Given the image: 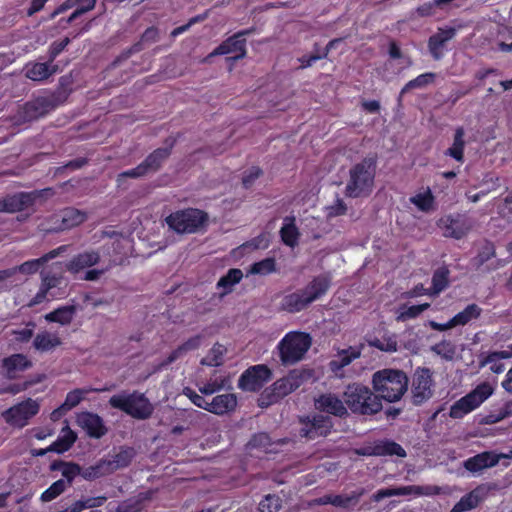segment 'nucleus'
I'll list each match as a JSON object with an SVG mask.
<instances>
[{
	"label": "nucleus",
	"mask_w": 512,
	"mask_h": 512,
	"mask_svg": "<svg viewBox=\"0 0 512 512\" xmlns=\"http://www.w3.org/2000/svg\"><path fill=\"white\" fill-rule=\"evenodd\" d=\"M496 256L495 246L491 241H485L484 245L479 250L477 256L474 258L477 268L484 265L487 261Z\"/></svg>",
	"instance_id": "09e8293b"
},
{
	"label": "nucleus",
	"mask_w": 512,
	"mask_h": 512,
	"mask_svg": "<svg viewBox=\"0 0 512 512\" xmlns=\"http://www.w3.org/2000/svg\"><path fill=\"white\" fill-rule=\"evenodd\" d=\"M284 221L285 223L280 229V237L286 246L293 248L298 244L300 233L293 216L286 217Z\"/></svg>",
	"instance_id": "c85d7f7f"
},
{
	"label": "nucleus",
	"mask_w": 512,
	"mask_h": 512,
	"mask_svg": "<svg viewBox=\"0 0 512 512\" xmlns=\"http://www.w3.org/2000/svg\"><path fill=\"white\" fill-rule=\"evenodd\" d=\"M70 38L65 37L61 40L54 41L51 43L49 50H48V59L49 62H54L58 55H60L64 49L69 45Z\"/></svg>",
	"instance_id": "bf43d9fd"
},
{
	"label": "nucleus",
	"mask_w": 512,
	"mask_h": 512,
	"mask_svg": "<svg viewBox=\"0 0 512 512\" xmlns=\"http://www.w3.org/2000/svg\"><path fill=\"white\" fill-rule=\"evenodd\" d=\"M77 439V434L66 424L58 438L46 448H72Z\"/></svg>",
	"instance_id": "58836bf2"
},
{
	"label": "nucleus",
	"mask_w": 512,
	"mask_h": 512,
	"mask_svg": "<svg viewBox=\"0 0 512 512\" xmlns=\"http://www.w3.org/2000/svg\"><path fill=\"white\" fill-rule=\"evenodd\" d=\"M77 313V306L74 304L60 306L45 315V320L51 323H58L62 326L69 325Z\"/></svg>",
	"instance_id": "a878e982"
},
{
	"label": "nucleus",
	"mask_w": 512,
	"mask_h": 512,
	"mask_svg": "<svg viewBox=\"0 0 512 512\" xmlns=\"http://www.w3.org/2000/svg\"><path fill=\"white\" fill-rule=\"evenodd\" d=\"M223 361V352L221 346L213 347L205 358L202 359L201 363L207 366H220Z\"/></svg>",
	"instance_id": "0e129e2a"
},
{
	"label": "nucleus",
	"mask_w": 512,
	"mask_h": 512,
	"mask_svg": "<svg viewBox=\"0 0 512 512\" xmlns=\"http://www.w3.org/2000/svg\"><path fill=\"white\" fill-rule=\"evenodd\" d=\"M494 392V388L488 382L478 384L471 392L457 400L449 411L453 419L463 418L468 413L478 408Z\"/></svg>",
	"instance_id": "1a4fd4ad"
},
{
	"label": "nucleus",
	"mask_w": 512,
	"mask_h": 512,
	"mask_svg": "<svg viewBox=\"0 0 512 512\" xmlns=\"http://www.w3.org/2000/svg\"><path fill=\"white\" fill-rule=\"evenodd\" d=\"M332 421L328 416L317 415L312 420L305 422L301 428L300 435L308 439L325 437L330 433Z\"/></svg>",
	"instance_id": "a211bd4d"
},
{
	"label": "nucleus",
	"mask_w": 512,
	"mask_h": 512,
	"mask_svg": "<svg viewBox=\"0 0 512 512\" xmlns=\"http://www.w3.org/2000/svg\"><path fill=\"white\" fill-rule=\"evenodd\" d=\"M59 71L58 64L49 62L48 58L45 62H34V81H44Z\"/></svg>",
	"instance_id": "4c0bfd02"
},
{
	"label": "nucleus",
	"mask_w": 512,
	"mask_h": 512,
	"mask_svg": "<svg viewBox=\"0 0 512 512\" xmlns=\"http://www.w3.org/2000/svg\"><path fill=\"white\" fill-rule=\"evenodd\" d=\"M31 198L29 194L19 193L0 200V212L13 213L22 210Z\"/></svg>",
	"instance_id": "c756f323"
},
{
	"label": "nucleus",
	"mask_w": 512,
	"mask_h": 512,
	"mask_svg": "<svg viewBox=\"0 0 512 512\" xmlns=\"http://www.w3.org/2000/svg\"><path fill=\"white\" fill-rule=\"evenodd\" d=\"M450 271L446 266L436 269L432 276L431 290L433 294H439L449 286Z\"/></svg>",
	"instance_id": "e433bc0d"
},
{
	"label": "nucleus",
	"mask_w": 512,
	"mask_h": 512,
	"mask_svg": "<svg viewBox=\"0 0 512 512\" xmlns=\"http://www.w3.org/2000/svg\"><path fill=\"white\" fill-rule=\"evenodd\" d=\"M254 32V27L238 31L237 33L224 40L220 45H218L210 53L209 57L236 53V55L230 59L237 61L245 58L247 54L245 37L251 35Z\"/></svg>",
	"instance_id": "9b49d317"
},
{
	"label": "nucleus",
	"mask_w": 512,
	"mask_h": 512,
	"mask_svg": "<svg viewBox=\"0 0 512 512\" xmlns=\"http://www.w3.org/2000/svg\"><path fill=\"white\" fill-rule=\"evenodd\" d=\"M436 78V74L434 72H426L418 75L416 78L408 81L404 87L401 89L398 96V104L401 105L404 94L412 89H421L426 87L429 84H432Z\"/></svg>",
	"instance_id": "7c9ffc66"
},
{
	"label": "nucleus",
	"mask_w": 512,
	"mask_h": 512,
	"mask_svg": "<svg viewBox=\"0 0 512 512\" xmlns=\"http://www.w3.org/2000/svg\"><path fill=\"white\" fill-rule=\"evenodd\" d=\"M272 378L271 369L265 364L247 368L238 380V387L243 391L257 392Z\"/></svg>",
	"instance_id": "9d476101"
},
{
	"label": "nucleus",
	"mask_w": 512,
	"mask_h": 512,
	"mask_svg": "<svg viewBox=\"0 0 512 512\" xmlns=\"http://www.w3.org/2000/svg\"><path fill=\"white\" fill-rule=\"evenodd\" d=\"M488 493V488L485 485H478L476 488L465 494L453 506L451 512H468L484 501Z\"/></svg>",
	"instance_id": "412c9836"
},
{
	"label": "nucleus",
	"mask_w": 512,
	"mask_h": 512,
	"mask_svg": "<svg viewBox=\"0 0 512 512\" xmlns=\"http://www.w3.org/2000/svg\"><path fill=\"white\" fill-rule=\"evenodd\" d=\"M345 405L344 399L341 400L333 393H324L315 399V408L318 411L339 418H344L348 415V410Z\"/></svg>",
	"instance_id": "2eb2a0df"
},
{
	"label": "nucleus",
	"mask_w": 512,
	"mask_h": 512,
	"mask_svg": "<svg viewBox=\"0 0 512 512\" xmlns=\"http://www.w3.org/2000/svg\"><path fill=\"white\" fill-rule=\"evenodd\" d=\"M111 473H113V467H111L109 460H100L95 465L84 468L82 471V477L85 480L92 481Z\"/></svg>",
	"instance_id": "473e14b6"
},
{
	"label": "nucleus",
	"mask_w": 512,
	"mask_h": 512,
	"mask_svg": "<svg viewBox=\"0 0 512 512\" xmlns=\"http://www.w3.org/2000/svg\"><path fill=\"white\" fill-rule=\"evenodd\" d=\"M441 5H443V4L441 2H439L438 0H432L429 2H425L422 5L418 6L416 9V12L421 17H428V16L433 15L435 13V9L437 7H440Z\"/></svg>",
	"instance_id": "338daca9"
},
{
	"label": "nucleus",
	"mask_w": 512,
	"mask_h": 512,
	"mask_svg": "<svg viewBox=\"0 0 512 512\" xmlns=\"http://www.w3.org/2000/svg\"><path fill=\"white\" fill-rule=\"evenodd\" d=\"M338 41H339L338 39L329 41L328 44L326 45V47L324 48L322 54H311V55H304V56L300 57L298 59L299 62L301 63L300 69L308 68V67L312 66L316 61H318L322 58H326L328 56L329 52L331 51V49L334 47L335 43H337Z\"/></svg>",
	"instance_id": "a18cd8bd"
},
{
	"label": "nucleus",
	"mask_w": 512,
	"mask_h": 512,
	"mask_svg": "<svg viewBox=\"0 0 512 512\" xmlns=\"http://www.w3.org/2000/svg\"><path fill=\"white\" fill-rule=\"evenodd\" d=\"M236 406L237 398L234 394H221L215 396L212 401L209 402V408H207V411L217 415H224L233 411Z\"/></svg>",
	"instance_id": "393cba45"
},
{
	"label": "nucleus",
	"mask_w": 512,
	"mask_h": 512,
	"mask_svg": "<svg viewBox=\"0 0 512 512\" xmlns=\"http://www.w3.org/2000/svg\"><path fill=\"white\" fill-rule=\"evenodd\" d=\"M331 286L328 274L315 276L304 288L286 294L280 301V310L294 314L325 296Z\"/></svg>",
	"instance_id": "f257e3e1"
},
{
	"label": "nucleus",
	"mask_w": 512,
	"mask_h": 512,
	"mask_svg": "<svg viewBox=\"0 0 512 512\" xmlns=\"http://www.w3.org/2000/svg\"><path fill=\"white\" fill-rule=\"evenodd\" d=\"M159 39V30L155 26L148 27L141 35L138 42L132 45L131 52H140L145 44H152L157 42Z\"/></svg>",
	"instance_id": "79ce46f5"
},
{
	"label": "nucleus",
	"mask_w": 512,
	"mask_h": 512,
	"mask_svg": "<svg viewBox=\"0 0 512 512\" xmlns=\"http://www.w3.org/2000/svg\"><path fill=\"white\" fill-rule=\"evenodd\" d=\"M101 254L98 250L89 249L73 256L66 264V270L78 274L85 268H90L100 262Z\"/></svg>",
	"instance_id": "6ab92c4d"
},
{
	"label": "nucleus",
	"mask_w": 512,
	"mask_h": 512,
	"mask_svg": "<svg viewBox=\"0 0 512 512\" xmlns=\"http://www.w3.org/2000/svg\"><path fill=\"white\" fill-rule=\"evenodd\" d=\"M432 350L447 360L452 359L455 354V346L452 344V342L446 340H442L441 342L435 344L432 347Z\"/></svg>",
	"instance_id": "13d9d810"
},
{
	"label": "nucleus",
	"mask_w": 512,
	"mask_h": 512,
	"mask_svg": "<svg viewBox=\"0 0 512 512\" xmlns=\"http://www.w3.org/2000/svg\"><path fill=\"white\" fill-rule=\"evenodd\" d=\"M412 489H413V486H403V487H398V488L380 489L375 494H373V500L378 502L384 498L391 497V496L408 495L411 493Z\"/></svg>",
	"instance_id": "3c124183"
},
{
	"label": "nucleus",
	"mask_w": 512,
	"mask_h": 512,
	"mask_svg": "<svg viewBox=\"0 0 512 512\" xmlns=\"http://www.w3.org/2000/svg\"><path fill=\"white\" fill-rule=\"evenodd\" d=\"M209 222V215L198 208H184L170 213L165 223L177 234H195L203 230Z\"/></svg>",
	"instance_id": "423d86ee"
},
{
	"label": "nucleus",
	"mask_w": 512,
	"mask_h": 512,
	"mask_svg": "<svg viewBox=\"0 0 512 512\" xmlns=\"http://www.w3.org/2000/svg\"><path fill=\"white\" fill-rule=\"evenodd\" d=\"M482 309L475 303L467 305L462 311L452 317L453 323L456 326H464L473 319H478L481 316Z\"/></svg>",
	"instance_id": "f704fd0d"
},
{
	"label": "nucleus",
	"mask_w": 512,
	"mask_h": 512,
	"mask_svg": "<svg viewBox=\"0 0 512 512\" xmlns=\"http://www.w3.org/2000/svg\"><path fill=\"white\" fill-rule=\"evenodd\" d=\"M501 458L511 459L512 450H509L508 454H494L489 450H485L482 453L463 461L462 465L468 472L476 474L486 468L495 466Z\"/></svg>",
	"instance_id": "4468645a"
},
{
	"label": "nucleus",
	"mask_w": 512,
	"mask_h": 512,
	"mask_svg": "<svg viewBox=\"0 0 512 512\" xmlns=\"http://www.w3.org/2000/svg\"><path fill=\"white\" fill-rule=\"evenodd\" d=\"M430 307L429 303H423L418 305H402L399 309V314L397 316L398 321H407L410 319L417 318L421 313L426 311Z\"/></svg>",
	"instance_id": "a19ab883"
},
{
	"label": "nucleus",
	"mask_w": 512,
	"mask_h": 512,
	"mask_svg": "<svg viewBox=\"0 0 512 512\" xmlns=\"http://www.w3.org/2000/svg\"><path fill=\"white\" fill-rule=\"evenodd\" d=\"M364 494V488L354 490L349 495L333 494L332 505L338 508L348 509L357 505Z\"/></svg>",
	"instance_id": "72a5a7b5"
},
{
	"label": "nucleus",
	"mask_w": 512,
	"mask_h": 512,
	"mask_svg": "<svg viewBox=\"0 0 512 512\" xmlns=\"http://www.w3.org/2000/svg\"><path fill=\"white\" fill-rule=\"evenodd\" d=\"M465 131L463 127H458L455 130L453 143L445 151V155L453 158L459 163H464V149H465Z\"/></svg>",
	"instance_id": "cd10ccee"
},
{
	"label": "nucleus",
	"mask_w": 512,
	"mask_h": 512,
	"mask_svg": "<svg viewBox=\"0 0 512 512\" xmlns=\"http://www.w3.org/2000/svg\"><path fill=\"white\" fill-rule=\"evenodd\" d=\"M59 467L61 468L62 476L67 485H71L74 478L78 475L82 476L83 469L75 463H59Z\"/></svg>",
	"instance_id": "603ef678"
},
{
	"label": "nucleus",
	"mask_w": 512,
	"mask_h": 512,
	"mask_svg": "<svg viewBox=\"0 0 512 512\" xmlns=\"http://www.w3.org/2000/svg\"><path fill=\"white\" fill-rule=\"evenodd\" d=\"M378 157L370 154L351 166L345 186L349 198L368 197L374 188Z\"/></svg>",
	"instance_id": "f03ea898"
},
{
	"label": "nucleus",
	"mask_w": 512,
	"mask_h": 512,
	"mask_svg": "<svg viewBox=\"0 0 512 512\" xmlns=\"http://www.w3.org/2000/svg\"><path fill=\"white\" fill-rule=\"evenodd\" d=\"M312 345L309 333L288 332L278 343L279 357L283 365H292L302 360Z\"/></svg>",
	"instance_id": "0eeeda50"
},
{
	"label": "nucleus",
	"mask_w": 512,
	"mask_h": 512,
	"mask_svg": "<svg viewBox=\"0 0 512 512\" xmlns=\"http://www.w3.org/2000/svg\"><path fill=\"white\" fill-rule=\"evenodd\" d=\"M285 377L286 382L289 383V389H292V391L294 392L311 377V372L309 370L304 369H294L291 370Z\"/></svg>",
	"instance_id": "37998d69"
},
{
	"label": "nucleus",
	"mask_w": 512,
	"mask_h": 512,
	"mask_svg": "<svg viewBox=\"0 0 512 512\" xmlns=\"http://www.w3.org/2000/svg\"><path fill=\"white\" fill-rule=\"evenodd\" d=\"M510 351L501 350V351H491L489 352L480 362L481 366H486L491 362H495L501 359H509L512 357V344L509 346Z\"/></svg>",
	"instance_id": "052dcab7"
},
{
	"label": "nucleus",
	"mask_w": 512,
	"mask_h": 512,
	"mask_svg": "<svg viewBox=\"0 0 512 512\" xmlns=\"http://www.w3.org/2000/svg\"><path fill=\"white\" fill-rule=\"evenodd\" d=\"M263 174V171L258 166H252L244 172L242 177V185L245 189H249L254 182Z\"/></svg>",
	"instance_id": "e2e57ef3"
},
{
	"label": "nucleus",
	"mask_w": 512,
	"mask_h": 512,
	"mask_svg": "<svg viewBox=\"0 0 512 512\" xmlns=\"http://www.w3.org/2000/svg\"><path fill=\"white\" fill-rule=\"evenodd\" d=\"M32 415L30 399L5 411L2 416L7 423L15 427H23Z\"/></svg>",
	"instance_id": "4be33fe9"
},
{
	"label": "nucleus",
	"mask_w": 512,
	"mask_h": 512,
	"mask_svg": "<svg viewBox=\"0 0 512 512\" xmlns=\"http://www.w3.org/2000/svg\"><path fill=\"white\" fill-rule=\"evenodd\" d=\"M281 507V498L276 494H268L260 501L258 510L260 512H278Z\"/></svg>",
	"instance_id": "de8ad7c7"
},
{
	"label": "nucleus",
	"mask_w": 512,
	"mask_h": 512,
	"mask_svg": "<svg viewBox=\"0 0 512 512\" xmlns=\"http://www.w3.org/2000/svg\"><path fill=\"white\" fill-rule=\"evenodd\" d=\"M408 377L398 369L385 368L373 374L372 385L380 400L399 401L408 389Z\"/></svg>",
	"instance_id": "7ed1b4c3"
},
{
	"label": "nucleus",
	"mask_w": 512,
	"mask_h": 512,
	"mask_svg": "<svg viewBox=\"0 0 512 512\" xmlns=\"http://www.w3.org/2000/svg\"><path fill=\"white\" fill-rule=\"evenodd\" d=\"M346 212H347V206H346L345 202L340 198H337V200L335 201V203L333 205L327 207V217L328 218L342 216V215H345Z\"/></svg>",
	"instance_id": "774afa93"
},
{
	"label": "nucleus",
	"mask_w": 512,
	"mask_h": 512,
	"mask_svg": "<svg viewBox=\"0 0 512 512\" xmlns=\"http://www.w3.org/2000/svg\"><path fill=\"white\" fill-rule=\"evenodd\" d=\"M457 30L454 27H439L437 32L428 39L427 46L429 53L434 60H440L444 56L445 44L456 36Z\"/></svg>",
	"instance_id": "f3484780"
},
{
	"label": "nucleus",
	"mask_w": 512,
	"mask_h": 512,
	"mask_svg": "<svg viewBox=\"0 0 512 512\" xmlns=\"http://www.w3.org/2000/svg\"><path fill=\"white\" fill-rule=\"evenodd\" d=\"M344 402L353 413L373 415L382 409V401L367 386L353 383L346 387L343 393Z\"/></svg>",
	"instance_id": "39448f33"
},
{
	"label": "nucleus",
	"mask_w": 512,
	"mask_h": 512,
	"mask_svg": "<svg viewBox=\"0 0 512 512\" xmlns=\"http://www.w3.org/2000/svg\"><path fill=\"white\" fill-rule=\"evenodd\" d=\"M272 445L271 438L266 432H259L252 436L245 448H268Z\"/></svg>",
	"instance_id": "4d7b16f0"
},
{
	"label": "nucleus",
	"mask_w": 512,
	"mask_h": 512,
	"mask_svg": "<svg viewBox=\"0 0 512 512\" xmlns=\"http://www.w3.org/2000/svg\"><path fill=\"white\" fill-rule=\"evenodd\" d=\"M63 282L61 274H51L42 272V284L39 291L34 295V305L42 303L44 300L54 299L56 294L52 289L57 288Z\"/></svg>",
	"instance_id": "5701e85b"
},
{
	"label": "nucleus",
	"mask_w": 512,
	"mask_h": 512,
	"mask_svg": "<svg viewBox=\"0 0 512 512\" xmlns=\"http://www.w3.org/2000/svg\"><path fill=\"white\" fill-rule=\"evenodd\" d=\"M280 398L275 394V391H273L272 386L269 388H266L260 395L258 399V405L261 408H266L276 402H278Z\"/></svg>",
	"instance_id": "69168bd1"
},
{
	"label": "nucleus",
	"mask_w": 512,
	"mask_h": 512,
	"mask_svg": "<svg viewBox=\"0 0 512 512\" xmlns=\"http://www.w3.org/2000/svg\"><path fill=\"white\" fill-rule=\"evenodd\" d=\"M108 403L112 408L136 420H147L154 412V406L150 400L144 393L137 390L115 394L110 397Z\"/></svg>",
	"instance_id": "20e7f679"
},
{
	"label": "nucleus",
	"mask_w": 512,
	"mask_h": 512,
	"mask_svg": "<svg viewBox=\"0 0 512 512\" xmlns=\"http://www.w3.org/2000/svg\"><path fill=\"white\" fill-rule=\"evenodd\" d=\"M93 391L92 389L77 388L67 393L62 408L70 411L76 407L85 397L86 394Z\"/></svg>",
	"instance_id": "49530a36"
},
{
	"label": "nucleus",
	"mask_w": 512,
	"mask_h": 512,
	"mask_svg": "<svg viewBox=\"0 0 512 512\" xmlns=\"http://www.w3.org/2000/svg\"><path fill=\"white\" fill-rule=\"evenodd\" d=\"M433 373L429 368H416L412 379L413 402L416 405L422 404L433 395Z\"/></svg>",
	"instance_id": "ddd939ff"
},
{
	"label": "nucleus",
	"mask_w": 512,
	"mask_h": 512,
	"mask_svg": "<svg viewBox=\"0 0 512 512\" xmlns=\"http://www.w3.org/2000/svg\"><path fill=\"white\" fill-rule=\"evenodd\" d=\"M165 144V147L155 149L150 154H148L146 158L142 161L148 174L159 171L162 168L164 162L172 154V150L175 145V140L167 139L165 141Z\"/></svg>",
	"instance_id": "aec40b11"
},
{
	"label": "nucleus",
	"mask_w": 512,
	"mask_h": 512,
	"mask_svg": "<svg viewBox=\"0 0 512 512\" xmlns=\"http://www.w3.org/2000/svg\"><path fill=\"white\" fill-rule=\"evenodd\" d=\"M30 365L28 358L22 354H14L2 361L3 374L8 378H17Z\"/></svg>",
	"instance_id": "b1692460"
},
{
	"label": "nucleus",
	"mask_w": 512,
	"mask_h": 512,
	"mask_svg": "<svg viewBox=\"0 0 512 512\" xmlns=\"http://www.w3.org/2000/svg\"><path fill=\"white\" fill-rule=\"evenodd\" d=\"M410 202L414 204L419 210L428 212L434 203V196L430 190H427L423 193H418L410 198Z\"/></svg>",
	"instance_id": "c03bdc74"
},
{
	"label": "nucleus",
	"mask_w": 512,
	"mask_h": 512,
	"mask_svg": "<svg viewBox=\"0 0 512 512\" xmlns=\"http://www.w3.org/2000/svg\"><path fill=\"white\" fill-rule=\"evenodd\" d=\"M66 482L64 479H59L55 481L49 488H47L41 495V500L43 502H49L56 497H58L65 489Z\"/></svg>",
	"instance_id": "5fc2aeb1"
},
{
	"label": "nucleus",
	"mask_w": 512,
	"mask_h": 512,
	"mask_svg": "<svg viewBox=\"0 0 512 512\" xmlns=\"http://www.w3.org/2000/svg\"><path fill=\"white\" fill-rule=\"evenodd\" d=\"M134 451L135 450H119V453L112 460H109L111 467H113V472L119 468L128 466L135 455Z\"/></svg>",
	"instance_id": "864d4df0"
},
{
	"label": "nucleus",
	"mask_w": 512,
	"mask_h": 512,
	"mask_svg": "<svg viewBox=\"0 0 512 512\" xmlns=\"http://www.w3.org/2000/svg\"><path fill=\"white\" fill-rule=\"evenodd\" d=\"M242 278H243V272L241 269H239V268L229 269L228 272L224 276H222L216 284V288L218 290H220L219 296L222 298V297L230 294L233 291L234 286L236 284L240 283Z\"/></svg>",
	"instance_id": "bb28decb"
},
{
	"label": "nucleus",
	"mask_w": 512,
	"mask_h": 512,
	"mask_svg": "<svg viewBox=\"0 0 512 512\" xmlns=\"http://www.w3.org/2000/svg\"><path fill=\"white\" fill-rule=\"evenodd\" d=\"M77 423L91 438L99 439L108 432L103 419L93 412L80 413L77 416Z\"/></svg>",
	"instance_id": "dca6fc26"
},
{
	"label": "nucleus",
	"mask_w": 512,
	"mask_h": 512,
	"mask_svg": "<svg viewBox=\"0 0 512 512\" xmlns=\"http://www.w3.org/2000/svg\"><path fill=\"white\" fill-rule=\"evenodd\" d=\"M359 357L360 351L353 347H349L338 353L336 359H333L330 362V367L333 371L340 370Z\"/></svg>",
	"instance_id": "c9c22d12"
},
{
	"label": "nucleus",
	"mask_w": 512,
	"mask_h": 512,
	"mask_svg": "<svg viewBox=\"0 0 512 512\" xmlns=\"http://www.w3.org/2000/svg\"><path fill=\"white\" fill-rule=\"evenodd\" d=\"M68 246L67 245H61L57 247L56 249H53L49 251L48 253L44 254L42 257L38 259H34V272L39 269V267L48 261L56 258L61 253L67 251Z\"/></svg>",
	"instance_id": "680f3d73"
},
{
	"label": "nucleus",
	"mask_w": 512,
	"mask_h": 512,
	"mask_svg": "<svg viewBox=\"0 0 512 512\" xmlns=\"http://www.w3.org/2000/svg\"><path fill=\"white\" fill-rule=\"evenodd\" d=\"M56 107L52 99L45 97L34 98V119L42 117Z\"/></svg>",
	"instance_id": "8fccbe9b"
},
{
	"label": "nucleus",
	"mask_w": 512,
	"mask_h": 512,
	"mask_svg": "<svg viewBox=\"0 0 512 512\" xmlns=\"http://www.w3.org/2000/svg\"><path fill=\"white\" fill-rule=\"evenodd\" d=\"M370 346L384 352L397 351V341L393 337H375L369 342Z\"/></svg>",
	"instance_id": "6e6d98bb"
},
{
	"label": "nucleus",
	"mask_w": 512,
	"mask_h": 512,
	"mask_svg": "<svg viewBox=\"0 0 512 512\" xmlns=\"http://www.w3.org/2000/svg\"><path fill=\"white\" fill-rule=\"evenodd\" d=\"M86 219L85 212L74 207H67L50 215L45 222L37 224V228L44 233H55L76 227Z\"/></svg>",
	"instance_id": "6e6552de"
},
{
	"label": "nucleus",
	"mask_w": 512,
	"mask_h": 512,
	"mask_svg": "<svg viewBox=\"0 0 512 512\" xmlns=\"http://www.w3.org/2000/svg\"><path fill=\"white\" fill-rule=\"evenodd\" d=\"M62 344L57 333L48 331L41 332L34 338V349L41 351H50Z\"/></svg>",
	"instance_id": "2f4dec72"
},
{
	"label": "nucleus",
	"mask_w": 512,
	"mask_h": 512,
	"mask_svg": "<svg viewBox=\"0 0 512 512\" xmlns=\"http://www.w3.org/2000/svg\"><path fill=\"white\" fill-rule=\"evenodd\" d=\"M437 225L445 237L457 240L464 238L473 227L470 218L461 213L445 215L438 220Z\"/></svg>",
	"instance_id": "f8f14e48"
},
{
	"label": "nucleus",
	"mask_w": 512,
	"mask_h": 512,
	"mask_svg": "<svg viewBox=\"0 0 512 512\" xmlns=\"http://www.w3.org/2000/svg\"><path fill=\"white\" fill-rule=\"evenodd\" d=\"M277 272L276 260L273 257H267L258 262H254L249 269V273L253 275L266 276Z\"/></svg>",
	"instance_id": "ea45409f"
}]
</instances>
